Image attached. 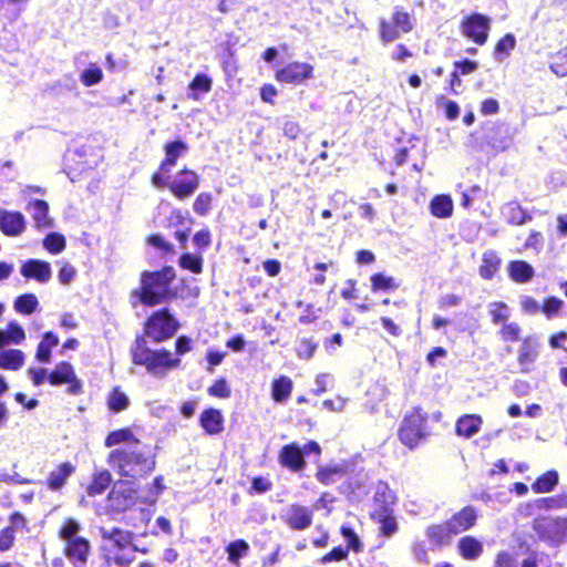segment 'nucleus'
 Returning <instances> with one entry per match:
<instances>
[{
    "mask_svg": "<svg viewBox=\"0 0 567 567\" xmlns=\"http://www.w3.org/2000/svg\"><path fill=\"white\" fill-rule=\"evenodd\" d=\"M101 535L110 550H124L132 544V534L120 528H101Z\"/></svg>",
    "mask_w": 567,
    "mask_h": 567,
    "instance_id": "nucleus-22",
    "label": "nucleus"
},
{
    "mask_svg": "<svg viewBox=\"0 0 567 567\" xmlns=\"http://www.w3.org/2000/svg\"><path fill=\"white\" fill-rule=\"evenodd\" d=\"M25 218L19 212L0 209V229L7 236H19L25 229Z\"/></svg>",
    "mask_w": 567,
    "mask_h": 567,
    "instance_id": "nucleus-17",
    "label": "nucleus"
},
{
    "mask_svg": "<svg viewBox=\"0 0 567 567\" xmlns=\"http://www.w3.org/2000/svg\"><path fill=\"white\" fill-rule=\"evenodd\" d=\"M493 567H517L514 557L507 551H501L497 554L495 564Z\"/></svg>",
    "mask_w": 567,
    "mask_h": 567,
    "instance_id": "nucleus-64",
    "label": "nucleus"
},
{
    "mask_svg": "<svg viewBox=\"0 0 567 567\" xmlns=\"http://www.w3.org/2000/svg\"><path fill=\"white\" fill-rule=\"evenodd\" d=\"M477 519V513L474 507L466 506L460 512L455 513L446 522L449 523L452 532L457 535L472 528Z\"/></svg>",
    "mask_w": 567,
    "mask_h": 567,
    "instance_id": "nucleus-20",
    "label": "nucleus"
},
{
    "mask_svg": "<svg viewBox=\"0 0 567 567\" xmlns=\"http://www.w3.org/2000/svg\"><path fill=\"white\" fill-rule=\"evenodd\" d=\"M24 339L25 332L17 321H11L6 329H0V349L9 344H20Z\"/></svg>",
    "mask_w": 567,
    "mask_h": 567,
    "instance_id": "nucleus-26",
    "label": "nucleus"
},
{
    "mask_svg": "<svg viewBox=\"0 0 567 567\" xmlns=\"http://www.w3.org/2000/svg\"><path fill=\"white\" fill-rule=\"evenodd\" d=\"M413 28L412 18L408 12L396 9L393 13L392 22L381 21L380 33L384 42H392L401 33H408Z\"/></svg>",
    "mask_w": 567,
    "mask_h": 567,
    "instance_id": "nucleus-10",
    "label": "nucleus"
},
{
    "mask_svg": "<svg viewBox=\"0 0 567 567\" xmlns=\"http://www.w3.org/2000/svg\"><path fill=\"white\" fill-rule=\"evenodd\" d=\"M187 145L182 141H175L165 145V158L161 164V171L168 172L175 166L178 157L187 152Z\"/></svg>",
    "mask_w": 567,
    "mask_h": 567,
    "instance_id": "nucleus-28",
    "label": "nucleus"
},
{
    "mask_svg": "<svg viewBox=\"0 0 567 567\" xmlns=\"http://www.w3.org/2000/svg\"><path fill=\"white\" fill-rule=\"evenodd\" d=\"M133 362L138 365H144L152 375L163 378L168 371L176 369L181 360L173 357V354L165 349L151 350L140 348L133 352Z\"/></svg>",
    "mask_w": 567,
    "mask_h": 567,
    "instance_id": "nucleus-5",
    "label": "nucleus"
},
{
    "mask_svg": "<svg viewBox=\"0 0 567 567\" xmlns=\"http://www.w3.org/2000/svg\"><path fill=\"white\" fill-rule=\"evenodd\" d=\"M80 528L76 520L68 518L60 529L64 554L74 567H85L91 550L89 540L79 535Z\"/></svg>",
    "mask_w": 567,
    "mask_h": 567,
    "instance_id": "nucleus-4",
    "label": "nucleus"
},
{
    "mask_svg": "<svg viewBox=\"0 0 567 567\" xmlns=\"http://www.w3.org/2000/svg\"><path fill=\"white\" fill-rule=\"evenodd\" d=\"M539 354V343L535 337H527L523 340L519 349L517 361L520 367V371L526 373L533 368V364L537 360Z\"/></svg>",
    "mask_w": 567,
    "mask_h": 567,
    "instance_id": "nucleus-15",
    "label": "nucleus"
},
{
    "mask_svg": "<svg viewBox=\"0 0 567 567\" xmlns=\"http://www.w3.org/2000/svg\"><path fill=\"white\" fill-rule=\"evenodd\" d=\"M460 555L466 560H476L484 550L483 543L473 536H464L457 543Z\"/></svg>",
    "mask_w": 567,
    "mask_h": 567,
    "instance_id": "nucleus-25",
    "label": "nucleus"
},
{
    "mask_svg": "<svg viewBox=\"0 0 567 567\" xmlns=\"http://www.w3.org/2000/svg\"><path fill=\"white\" fill-rule=\"evenodd\" d=\"M557 497L550 496V497H542L538 498L532 503H528L525 505L526 514L530 515L535 511H554V509H560L559 504L557 502Z\"/></svg>",
    "mask_w": 567,
    "mask_h": 567,
    "instance_id": "nucleus-43",
    "label": "nucleus"
},
{
    "mask_svg": "<svg viewBox=\"0 0 567 567\" xmlns=\"http://www.w3.org/2000/svg\"><path fill=\"white\" fill-rule=\"evenodd\" d=\"M487 309L494 324L505 323L511 317V309L503 301L491 302Z\"/></svg>",
    "mask_w": 567,
    "mask_h": 567,
    "instance_id": "nucleus-41",
    "label": "nucleus"
},
{
    "mask_svg": "<svg viewBox=\"0 0 567 567\" xmlns=\"http://www.w3.org/2000/svg\"><path fill=\"white\" fill-rule=\"evenodd\" d=\"M516 41L513 34H506L502 38L495 48L496 53L508 54L515 48Z\"/></svg>",
    "mask_w": 567,
    "mask_h": 567,
    "instance_id": "nucleus-60",
    "label": "nucleus"
},
{
    "mask_svg": "<svg viewBox=\"0 0 567 567\" xmlns=\"http://www.w3.org/2000/svg\"><path fill=\"white\" fill-rule=\"evenodd\" d=\"M313 76V66L305 62H291L276 72V80L281 83L300 84Z\"/></svg>",
    "mask_w": 567,
    "mask_h": 567,
    "instance_id": "nucleus-12",
    "label": "nucleus"
},
{
    "mask_svg": "<svg viewBox=\"0 0 567 567\" xmlns=\"http://www.w3.org/2000/svg\"><path fill=\"white\" fill-rule=\"evenodd\" d=\"M550 70L558 76H567V47L551 56Z\"/></svg>",
    "mask_w": 567,
    "mask_h": 567,
    "instance_id": "nucleus-47",
    "label": "nucleus"
},
{
    "mask_svg": "<svg viewBox=\"0 0 567 567\" xmlns=\"http://www.w3.org/2000/svg\"><path fill=\"white\" fill-rule=\"evenodd\" d=\"M14 533L13 527H6L0 533V551L10 549L13 545Z\"/></svg>",
    "mask_w": 567,
    "mask_h": 567,
    "instance_id": "nucleus-62",
    "label": "nucleus"
},
{
    "mask_svg": "<svg viewBox=\"0 0 567 567\" xmlns=\"http://www.w3.org/2000/svg\"><path fill=\"white\" fill-rule=\"evenodd\" d=\"M212 196L207 193L199 194L194 202V210L199 215H206L210 208Z\"/></svg>",
    "mask_w": 567,
    "mask_h": 567,
    "instance_id": "nucleus-57",
    "label": "nucleus"
},
{
    "mask_svg": "<svg viewBox=\"0 0 567 567\" xmlns=\"http://www.w3.org/2000/svg\"><path fill=\"white\" fill-rule=\"evenodd\" d=\"M178 329V322L167 310L156 311L147 321L145 333L156 342H161L174 336Z\"/></svg>",
    "mask_w": 567,
    "mask_h": 567,
    "instance_id": "nucleus-9",
    "label": "nucleus"
},
{
    "mask_svg": "<svg viewBox=\"0 0 567 567\" xmlns=\"http://www.w3.org/2000/svg\"><path fill=\"white\" fill-rule=\"evenodd\" d=\"M198 185V175L193 171L184 169L169 183L168 188L177 198L185 199L195 193Z\"/></svg>",
    "mask_w": 567,
    "mask_h": 567,
    "instance_id": "nucleus-13",
    "label": "nucleus"
},
{
    "mask_svg": "<svg viewBox=\"0 0 567 567\" xmlns=\"http://www.w3.org/2000/svg\"><path fill=\"white\" fill-rule=\"evenodd\" d=\"M462 34L483 45L489 31V19L483 14L474 13L465 18L461 24Z\"/></svg>",
    "mask_w": 567,
    "mask_h": 567,
    "instance_id": "nucleus-11",
    "label": "nucleus"
},
{
    "mask_svg": "<svg viewBox=\"0 0 567 567\" xmlns=\"http://www.w3.org/2000/svg\"><path fill=\"white\" fill-rule=\"evenodd\" d=\"M285 519L293 529H306L312 523V511L306 506L291 505L286 512Z\"/></svg>",
    "mask_w": 567,
    "mask_h": 567,
    "instance_id": "nucleus-21",
    "label": "nucleus"
},
{
    "mask_svg": "<svg viewBox=\"0 0 567 567\" xmlns=\"http://www.w3.org/2000/svg\"><path fill=\"white\" fill-rule=\"evenodd\" d=\"M38 306V298L33 293L21 295L14 301L16 311L22 315H31L37 310Z\"/></svg>",
    "mask_w": 567,
    "mask_h": 567,
    "instance_id": "nucleus-42",
    "label": "nucleus"
},
{
    "mask_svg": "<svg viewBox=\"0 0 567 567\" xmlns=\"http://www.w3.org/2000/svg\"><path fill=\"white\" fill-rule=\"evenodd\" d=\"M111 482V475L109 472L103 471L94 475L93 482L87 488V493L91 496L102 494Z\"/></svg>",
    "mask_w": 567,
    "mask_h": 567,
    "instance_id": "nucleus-46",
    "label": "nucleus"
},
{
    "mask_svg": "<svg viewBox=\"0 0 567 567\" xmlns=\"http://www.w3.org/2000/svg\"><path fill=\"white\" fill-rule=\"evenodd\" d=\"M21 275L28 279H34L39 282H48L51 279L52 270L49 262L30 259L21 266Z\"/></svg>",
    "mask_w": 567,
    "mask_h": 567,
    "instance_id": "nucleus-18",
    "label": "nucleus"
},
{
    "mask_svg": "<svg viewBox=\"0 0 567 567\" xmlns=\"http://www.w3.org/2000/svg\"><path fill=\"white\" fill-rule=\"evenodd\" d=\"M162 477H156L146 494L135 491L130 483L116 484L109 496L110 507L116 512H123L141 499L144 504H153L163 491Z\"/></svg>",
    "mask_w": 567,
    "mask_h": 567,
    "instance_id": "nucleus-3",
    "label": "nucleus"
},
{
    "mask_svg": "<svg viewBox=\"0 0 567 567\" xmlns=\"http://www.w3.org/2000/svg\"><path fill=\"white\" fill-rule=\"evenodd\" d=\"M425 535L431 544L437 547L446 546L455 535L445 522L439 525H432L426 528Z\"/></svg>",
    "mask_w": 567,
    "mask_h": 567,
    "instance_id": "nucleus-24",
    "label": "nucleus"
},
{
    "mask_svg": "<svg viewBox=\"0 0 567 567\" xmlns=\"http://www.w3.org/2000/svg\"><path fill=\"white\" fill-rule=\"evenodd\" d=\"M342 468L340 466H327L317 472V480L324 485L332 484L337 478L341 477Z\"/></svg>",
    "mask_w": 567,
    "mask_h": 567,
    "instance_id": "nucleus-49",
    "label": "nucleus"
},
{
    "mask_svg": "<svg viewBox=\"0 0 567 567\" xmlns=\"http://www.w3.org/2000/svg\"><path fill=\"white\" fill-rule=\"evenodd\" d=\"M208 393L216 398L226 399L230 396V389L226 380L221 379L208 388Z\"/></svg>",
    "mask_w": 567,
    "mask_h": 567,
    "instance_id": "nucleus-56",
    "label": "nucleus"
},
{
    "mask_svg": "<svg viewBox=\"0 0 567 567\" xmlns=\"http://www.w3.org/2000/svg\"><path fill=\"white\" fill-rule=\"evenodd\" d=\"M212 89V79L208 78L206 74H197L194 80L190 82L188 90L190 93L188 96L195 101L198 100V95L196 94V91L202 92H209Z\"/></svg>",
    "mask_w": 567,
    "mask_h": 567,
    "instance_id": "nucleus-44",
    "label": "nucleus"
},
{
    "mask_svg": "<svg viewBox=\"0 0 567 567\" xmlns=\"http://www.w3.org/2000/svg\"><path fill=\"white\" fill-rule=\"evenodd\" d=\"M341 535L348 544V548L352 549L355 553L362 550V543L358 536V534L351 528L348 524H343L341 526Z\"/></svg>",
    "mask_w": 567,
    "mask_h": 567,
    "instance_id": "nucleus-50",
    "label": "nucleus"
},
{
    "mask_svg": "<svg viewBox=\"0 0 567 567\" xmlns=\"http://www.w3.org/2000/svg\"><path fill=\"white\" fill-rule=\"evenodd\" d=\"M507 271L509 278L517 284L528 282L534 277V268L523 260L511 261Z\"/></svg>",
    "mask_w": 567,
    "mask_h": 567,
    "instance_id": "nucleus-27",
    "label": "nucleus"
},
{
    "mask_svg": "<svg viewBox=\"0 0 567 567\" xmlns=\"http://www.w3.org/2000/svg\"><path fill=\"white\" fill-rule=\"evenodd\" d=\"M499 334L504 341H516L519 339L520 327L516 322L503 323Z\"/></svg>",
    "mask_w": 567,
    "mask_h": 567,
    "instance_id": "nucleus-53",
    "label": "nucleus"
},
{
    "mask_svg": "<svg viewBox=\"0 0 567 567\" xmlns=\"http://www.w3.org/2000/svg\"><path fill=\"white\" fill-rule=\"evenodd\" d=\"M522 567H548V558L543 554H535L524 559Z\"/></svg>",
    "mask_w": 567,
    "mask_h": 567,
    "instance_id": "nucleus-63",
    "label": "nucleus"
},
{
    "mask_svg": "<svg viewBox=\"0 0 567 567\" xmlns=\"http://www.w3.org/2000/svg\"><path fill=\"white\" fill-rule=\"evenodd\" d=\"M297 307L305 308L303 313L299 318V321L301 323L308 324L318 319V312L320 311V309L316 310L312 305H305L302 301H298Z\"/></svg>",
    "mask_w": 567,
    "mask_h": 567,
    "instance_id": "nucleus-54",
    "label": "nucleus"
},
{
    "mask_svg": "<svg viewBox=\"0 0 567 567\" xmlns=\"http://www.w3.org/2000/svg\"><path fill=\"white\" fill-rule=\"evenodd\" d=\"M558 473L556 471H548L540 475L532 485L535 493L543 494L551 492L558 484Z\"/></svg>",
    "mask_w": 567,
    "mask_h": 567,
    "instance_id": "nucleus-39",
    "label": "nucleus"
},
{
    "mask_svg": "<svg viewBox=\"0 0 567 567\" xmlns=\"http://www.w3.org/2000/svg\"><path fill=\"white\" fill-rule=\"evenodd\" d=\"M502 215L507 223L517 226L523 225L532 218L517 202H509L505 204L502 207Z\"/></svg>",
    "mask_w": 567,
    "mask_h": 567,
    "instance_id": "nucleus-31",
    "label": "nucleus"
},
{
    "mask_svg": "<svg viewBox=\"0 0 567 567\" xmlns=\"http://www.w3.org/2000/svg\"><path fill=\"white\" fill-rule=\"evenodd\" d=\"M249 549L245 540H235L227 546L228 559L230 563H237L238 559L247 554Z\"/></svg>",
    "mask_w": 567,
    "mask_h": 567,
    "instance_id": "nucleus-52",
    "label": "nucleus"
},
{
    "mask_svg": "<svg viewBox=\"0 0 567 567\" xmlns=\"http://www.w3.org/2000/svg\"><path fill=\"white\" fill-rule=\"evenodd\" d=\"M224 417L220 411L206 410L200 415V424L208 434H218L223 431Z\"/></svg>",
    "mask_w": 567,
    "mask_h": 567,
    "instance_id": "nucleus-34",
    "label": "nucleus"
},
{
    "mask_svg": "<svg viewBox=\"0 0 567 567\" xmlns=\"http://www.w3.org/2000/svg\"><path fill=\"white\" fill-rule=\"evenodd\" d=\"M278 458L282 466L288 467L292 472H298L306 465L303 460V452L301 451V447L296 443L282 446Z\"/></svg>",
    "mask_w": 567,
    "mask_h": 567,
    "instance_id": "nucleus-19",
    "label": "nucleus"
},
{
    "mask_svg": "<svg viewBox=\"0 0 567 567\" xmlns=\"http://www.w3.org/2000/svg\"><path fill=\"white\" fill-rule=\"evenodd\" d=\"M293 383L290 378L281 375L271 383V398L276 403H285L291 395Z\"/></svg>",
    "mask_w": 567,
    "mask_h": 567,
    "instance_id": "nucleus-30",
    "label": "nucleus"
},
{
    "mask_svg": "<svg viewBox=\"0 0 567 567\" xmlns=\"http://www.w3.org/2000/svg\"><path fill=\"white\" fill-rule=\"evenodd\" d=\"M175 278V271L172 267H165L156 272H143L141 278V289L134 291L142 303L155 306L169 296V285Z\"/></svg>",
    "mask_w": 567,
    "mask_h": 567,
    "instance_id": "nucleus-2",
    "label": "nucleus"
},
{
    "mask_svg": "<svg viewBox=\"0 0 567 567\" xmlns=\"http://www.w3.org/2000/svg\"><path fill=\"white\" fill-rule=\"evenodd\" d=\"M74 472V466L70 463L60 464L54 471H52L48 478V486L53 489H60Z\"/></svg>",
    "mask_w": 567,
    "mask_h": 567,
    "instance_id": "nucleus-35",
    "label": "nucleus"
},
{
    "mask_svg": "<svg viewBox=\"0 0 567 567\" xmlns=\"http://www.w3.org/2000/svg\"><path fill=\"white\" fill-rule=\"evenodd\" d=\"M25 209L31 215L37 229L45 230L54 226L53 219L49 216V205L47 202L41 199L30 200Z\"/></svg>",
    "mask_w": 567,
    "mask_h": 567,
    "instance_id": "nucleus-16",
    "label": "nucleus"
},
{
    "mask_svg": "<svg viewBox=\"0 0 567 567\" xmlns=\"http://www.w3.org/2000/svg\"><path fill=\"white\" fill-rule=\"evenodd\" d=\"M25 355L21 350L9 349L0 352V369L18 371L24 364Z\"/></svg>",
    "mask_w": 567,
    "mask_h": 567,
    "instance_id": "nucleus-32",
    "label": "nucleus"
},
{
    "mask_svg": "<svg viewBox=\"0 0 567 567\" xmlns=\"http://www.w3.org/2000/svg\"><path fill=\"white\" fill-rule=\"evenodd\" d=\"M282 132H284L285 136H287L291 140H296L299 136L301 128H300V125L298 122H296L291 118L285 117L282 121Z\"/></svg>",
    "mask_w": 567,
    "mask_h": 567,
    "instance_id": "nucleus-58",
    "label": "nucleus"
},
{
    "mask_svg": "<svg viewBox=\"0 0 567 567\" xmlns=\"http://www.w3.org/2000/svg\"><path fill=\"white\" fill-rule=\"evenodd\" d=\"M316 348L317 346L312 341L303 339L298 344L297 355L300 359H310L313 355Z\"/></svg>",
    "mask_w": 567,
    "mask_h": 567,
    "instance_id": "nucleus-59",
    "label": "nucleus"
},
{
    "mask_svg": "<svg viewBox=\"0 0 567 567\" xmlns=\"http://www.w3.org/2000/svg\"><path fill=\"white\" fill-rule=\"evenodd\" d=\"M80 79L83 85L93 86L102 81V69L96 64H90L86 69L82 71Z\"/></svg>",
    "mask_w": 567,
    "mask_h": 567,
    "instance_id": "nucleus-45",
    "label": "nucleus"
},
{
    "mask_svg": "<svg viewBox=\"0 0 567 567\" xmlns=\"http://www.w3.org/2000/svg\"><path fill=\"white\" fill-rule=\"evenodd\" d=\"M130 405V399L118 386L114 388L107 395V406L112 412H121Z\"/></svg>",
    "mask_w": 567,
    "mask_h": 567,
    "instance_id": "nucleus-40",
    "label": "nucleus"
},
{
    "mask_svg": "<svg viewBox=\"0 0 567 567\" xmlns=\"http://www.w3.org/2000/svg\"><path fill=\"white\" fill-rule=\"evenodd\" d=\"M43 246L53 255L60 254L65 248V238L61 234L51 233L44 238Z\"/></svg>",
    "mask_w": 567,
    "mask_h": 567,
    "instance_id": "nucleus-48",
    "label": "nucleus"
},
{
    "mask_svg": "<svg viewBox=\"0 0 567 567\" xmlns=\"http://www.w3.org/2000/svg\"><path fill=\"white\" fill-rule=\"evenodd\" d=\"M533 527L538 537L551 546L567 542V517H540Z\"/></svg>",
    "mask_w": 567,
    "mask_h": 567,
    "instance_id": "nucleus-8",
    "label": "nucleus"
},
{
    "mask_svg": "<svg viewBox=\"0 0 567 567\" xmlns=\"http://www.w3.org/2000/svg\"><path fill=\"white\" fill-rule=\"evenodd\" d=\"M501 266V259L495 251L487 250L482 256L480 275L484 279H492Z\"/></svg>",
    "mask_w": 567,
    "mask_h": 567,
    "instance_id": "nucleus-36",
    "label": "nucleus"
},
{
    "mask_svg": "<svg viewBox=\"0 0 567 567\" xmlns=\"http://www.w3.org/2000/svg\"><path fill=\"white\" fill-rule=\"evenodd\" d=\"M483 420L477 414H465L456 421L455 431L458 436L470 439L480 432Z\"/></svg>",
    "mask_w": 567,
    "mask_h": 567,
    "instance_id": "nucleus-23",
    "label": "nucleus"
},
{
    "mask_svg": "<svg viewBox=\"0 0 567 567\" xmlns=\"http://www.w3.org/2000/svg\"><path fill=\"white\" fill-rule=\"evenodd\" d=\"M75 275V268L70 264L64 262L59 270L58 277L61 284L69 285L74 279Z\"/></svg>",
    "mask_w": 567,
    "mask_h": 567,
    "instance_id": "nucleus-61",
    "label": "nucleus"
},
{
    "mask_svg": "<svg viewBox=\"0 0 567 567\" xmlns=\"http://www.w3.org/2000/svg\"><path fill=\"white\" fill-rule=\"evenodd\" d=\"M454 204L449 195H436L430 203V212L436 218H449L452 216Z\"/></svg>",
    "mask_w": 567,
    "mask_h": 567,
    "instance_id": "nucleus-33",
    "label": "nucleus"
},
{
    "mask_svg": "<svg viewBox=\"0 0 567 567\" xmlns=\"http://www.w3.org/2000/svg\"><path fill=\"white\" fill-rule=\"evenodd\" d=\"M427 414L422 409H413L402 421L399 430L400 441L408 447H415L426 436Z\"/></svg>",
    "mask_w": 567,
    "mask_h": 567,
    "instance_id": "nucleus-7",
    "label": "nucleus"
},
{
    "mask_svg": "<svg viewBox=\"0 0 567 567\" xmlns=\"http://www.w3.org/2000/svg\"><path fill=\"white\" fill-rule=\"evenodd\" d=\"M118 444H125L124 449H131L133 446L138 447V440L134 436L130 429H121L111 432L105 439V446L112 447Z\"/></svg>",
    "mask_w": 567,
    "mask_h": 567,
    "instance_id": "nucleus-29",
    "label": "nucleus"
},
{
    "mask_svg": "<svg viewBox=\"0 0 567 567\" xmlns=\"http://www.w3.org/2000/svg\"><path fill=\"white\" fill-rule=\"evenodd\" d=\"M0 483L24 485L31 484L33 481L21 476L17 472L9 474L6 470H0Z\"/></svg>",
    "mask_w": 567,
    "mask_h": 567,
    "instance_id": "nucleus-55",
    "label": "nucleus"
},
{
    "mask_svg": "<svg viewBox=\"0 0 567 567\" xmlns=\"http://www.w3.org/2000/svg\"><path fill=\"white\" fill-rule=\"evenodd\" d=\"M374 501L377 504L382 505L378 506L373 511L372 518L380 524L381 534L383 536L390 537L398 532V524L395 517L393 516V511L390 507L394 504L395 496L386 485H382L378 488Z\"/></svg>",
    "mask_w": 567,
    "mask_h": 567,
    "instance_id": "nucleus-6",
    "label": "nucleus"
},
{
    "mask_svg": "<svg viewBox=\"0 0 567 567\" xmlns=\"http://www.w3.org/2000/svg\"><path fill=\"white\" fill-rule=\"evenodd\" d=\"M59 343V338L52 332H45L42 341L38 346L37 360L41 363L51 361V349Z\"/></svg>",
    "mask_w": 567,
    "mask_h": 567,
    "instance_id": "nucleus-37",
    "label": "nucleus"
},
{
    "mask_svg": "<svg viewBox=\"0 0 567 567\" xmlns=\"http://www.w3.org/2000/svg\"><path fill=\"white\" fill-rule=\"evenodd\" d=\"M179 265L184 269L190 270L194 274H199L203 268V259L198 255L184 254L179 259Z\"/></svg>",
    "mask_w": 567,
    "mask_h": 567,
    "instance_id": "nucleus-51",
    "label": "nucleus"
},
{
    "mask_svg": "<svg viewBox=\"0 0 567 567\" xmlns=\"http://www.w3.org/2000/svg\"><path fill=\"white\" fill-rule=\"evenodd\" d=\"M48 380L51 385L70 384L69 392L72 394L79 393L81 389V382L78 380L73 367L68 362L56 364L48 375Z\"/></svg>",
    "mask_w": 567,
    "mask_h": 567,
    "instance_id": "nucleus-14",
    "label": "nucleus"
},
{
    "mask_svg": "<svg viewBox=\"0 0 567 567\" xmlns=\"http://www.w3.org/2000/svg\"><path fill=\"white\" fill-rule=\"evenodd\" d=\"M372 291H393L400 287V281L384 274H374L370 278Z\"/></svg>",
    "mask_w": 567,
    "mask_h": 567,
    "instance_id": "nucleus-38",
    "label": "nucleus"
},
{
    "mask_svg": "<svg viewBox=\"0 0 567 567\" xmlns=\"http://www.w3.org/2000/svg\"><path fill=\"white\" fill-rule=\"evenodd\" d=\"M109 461L112 467L127 477H140L155 467L154 456L150 451H145L141 444L138 447L116 449L110 453Z\"/></svg>",
    "mask_w": 567,
    "mask_h": 567,
    "instance_id": "nucleus-1",
    "label": "nucleus"
}]
</instances>
